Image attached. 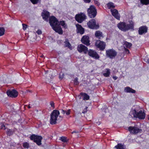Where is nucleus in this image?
<instances>
[{"label":"nucleus","instance_id":"nucleus-1","mask_svg":"<svg viewBox=\"0 0 149 149\" xmlns=\"http://www.w3.org/2000/svg\"><path fill=\"white\" fill-rule=\"evenodd\" d=\"M139 107L136 106L133 107L131 109L129 113L130 117H134L140 119H144L146 116V114L144 111L140 110Z\"/></svg>","mask_w":149,"mask_h":149},{"label":"nucleus","instance_id":"nucleus-2","mask_svg":"<svg viewBox=\"0 0 149 149\" xmlns=\"http://www.w3.org/2000/svg\"><path fill=\"white\" fill-rule=\"evenodd\" d=\"M129 24H127L125 22H121L118 23L117 26L118 28L121 30L126 31L131 29H134V22L132 21L129 22Z\"/></svg>","mask_w":149,"mask_h":149},{"label":"nucleus","instance_id":"nucleus-3","mask_svg":"<svg viewBox=\"0 0 149 149\" xmlns=\"http://www.w3.org/2000/svg\"><path fill=\"white\" fill-rule=\"evenodd\" d=\"M60 114L59 111L56 110H54L50 115V123L52 125H55L56 123L57 118Z\"/></svg>","mask_w":149,"mask_h":149},{"label":"nucleus","instance_id":"nucleus-4","mask_svg":"<svg viewBox=\"0 0 149 149\" xmlns=\"http://www.w3.org/2000/svg\"><path fill=\"white\" fill-rule=\"evenodd\" d=\"M88 16L91 18L95 17L97 14L96 9L93 6H91L87 9Z\"/></svg>","mask_w":149,"mask_h":149},{"label":"nucleus","instance_id":"nucleus-5","mask_svg":"<svg viewBox=\"0 0 149 149\" xmlns=\"http://www.w3.org/2000/svg\"><path fill=\"white\" fill-rule=\"evenodd\" d=\"M30 139L38 146H40L42 144L41 141L42 139V137L40 136L33 134L30 136Z\"/></svg>","mask_w":149,"mask_h":149},{"label":"nucleus","instance_id":"nucleus-6","mask_svg":"<svg viewBox=\"0 0 149 149\" xmlns=\"http://www.w3.org/2000/svg\"><path fill=\"white\" fill-rule=\"evenodd\" d=\"M106 56L111 59L114 58L117 54L116 51L113 49H109L106 51Z\"/></svg>","mask_w":149,"mask_h":149},{"label":"nucleus","instance_id":"nucleus-7","mask_svg":"<svg viewBox=\"0 0 149 149\" xmlns=\"http://www.w3.org/2000/svg\"><path fill=\"white\" fill-rule=\"evenodd\" d=\"M88 27L91 29H97L99 27V25L96 24L95 19H91L87 23Z\"/></svg>","mask_w":149,"mask_h":149},{"label":"nucleus","instance_id":"nucleus-8","mask_svg":"<svg viewBox=\"0 0 149 149\" xmlns=\"http://www.w3.org/2000/svg\"><path fill=\"white\" fill-rule=\"evenodd\" d=\"M86 18V16L84 13H81L76 15L75 19L79 23H81Z\"/></svg>","mask_w":149,"mask_h":149},{"label":"nucleus","instance_id":"nucleus-9","mask_svg":"<svg viewBox=\"0 0 149 149\" xmlns=\"http://www.w3.org/2000/svg\"><path fill=\"white\" fill-rule=\"evenodd\" d=\"M95 45L100 50L103 51L105 48L106 44L105 42L100 40H97L95 42Z\"/></svg>","mask_w":149,"mask_h":149},{"label":"nucleus","instance_id":"nucleus-10","mask_svg":"<svg viewBox=\"0 0 149 149\" xmlns=\"http://www.w3.org/2000/svg\"><path fill=\"white\" fill-rule=\"evenodd\" d=\"M49 23L52 28L58 26L59 22L55 17L52 16L49 18Z\"/></svg>","mask_w":149,"mask_h":149},{"label":"nucleus","instance_id":"nucleus-11","mask_svg":"<svg viewBox=\"0 0 149 149\" xmlns=\"http://www.w3.org/2000/svg\"><path fill=\"white\" fill-rule=\"evenodd\" d=\"M128 130L130 133L136 134L139 132H141L142 130L135 127L130 126L128 127Z\"/></svg>","mask_w":149,"mask_h":149},{"label":"nucleus","instance_id":"nucleus-12","mask_svg":"<svg viewBox=\"0 0 149 149\" xmlns=\"http://www.w3.org/2000/svg\"><path fill=\"white\" fill-rule=\"evenodd\" d=\"M6 93L8 96L12 97H16L18 95V92L14 89L8 90Z\"/></svg>","mask_w":149,"mask_h":149},{"label":"nucleus","instance_id":"nucleus-13","mask_svg":"<svg viewBox=\"0 0 149 149\" xmlns=\"http://www.w3.org/2000/svg\"><path fill=\"white\" fill-rule=\"evenodd\" d=\"M77 50L79 52H83L84 54H86L88 51L87 47L82 44H80L78 46Z\"/></svg>","mask_w":149,"mask_h":149},{"label":"nucleus","instance_id":"nucleus-14","mask_svg":"<svg viewBox=\"0 0 149 149\" xmlns=\"http://www.w3.org/2000/svg\"><path fill=\"white\" fill-rule=\"evenodd\" d=\"M88 55L96 59H98L100 58L99 55L94 50L90 49L88 51Z\"/></svg>","mask_w":149,"mask_h":149},{"label":"nucleus","instance_id":"nucleus-15","mask_svg":"<svg viewBox=\"0 0 149 149\" xmlns=\"http://www.w3.org/2000/svg\"><path fill=\"white\" fill-rule=\"evenodd\" d=\"M89 38L86 36H84L81 39V42L84 45L88 46L90 45Z\"/></svg>","mask_w":149,"mask_h":149},{"label":"nucleus","instance_id":"nucleus-16","mask_svg":"<svg viewBox=\"0 0 149 149\" xmlns=\"http://www.w3.org/2000/svg\"><path fill=\"white\" fill-rule=\"evenodd\" d=\"M147 30L148 28L146 26H142L139 28V34L140 35L145 34L147 32Z\"/></svg>","mask_w":149,"mask_h":149},{"label":"nucleus","instance_id":"nucleus-17","mask_svg":"<svg viewBox=\"0 0 149 149\" xmlns=\"http://www.w3.org/2000/svg\"><path fill=\"white\" fill-rule=\"evenodd\" d=\"M76 27H77V33H79L81 34H82L84 33V29L81 25L79 24H77L76 25Z\"/></svg>","mask_w":149,"mask_h":149},{"label":"nucleus","instance_id":"nucleus-18","mask_svg":"<svg viewBox=\"0 0 149 149\" xmlns=\"http://www.w3.org/2000/svg\"><path fill=\"white\" fill-rule=\"evenodd\" d=\"M111 12L112 15L117 19H119L120 16L118 13V11L116 9L111 10Z\"/></svg>","mask_w":149,"mask_h":149},{"label":"nucleus","instance_id":"nucleus-19","mask_svg":"<svg viewBox=\"0 0 149 149\" xmlns=\"http://www.w3.org/2000/svg\"><path fill=\"white\" fill-rule=\"evenodd\" d=\"M95 35L96 38L100 39H101L104 37L103 34L100 31H96L95 33Z\"/></svg>","mask_w":149,"mask_h":149},{"label":"nucleus","instance_id":"nucleus-20","mask_svg":"<svg viewBox=\"0 0 149 149\" xmlns=\"http://www.w3.org/2000/svg\"><path fill=\"white\" fill-rule=\"evenodd\" d=\"M42 18L44 20L48 21V19L49 16V12L47 11H44L42 14Z\"/></svg>","mask_w":149,"mask_h":149},{"label":"nucleus","instance_id":"nucleus-21","mask_svg":"<svg viewBox=\"0 0 149 149\" xmlns=\"http://www.w3.org/2000/svg\"><path fill=\"white\" fill-rule=\"evenodd\" d=\"M57 26H54L52 28L56 32L60 34H62L63 32L61 28L60 27H58Z\"/></svg>","mask_w":149,"mask_h":149},{"label":"nucleus","instance_id":"nucleus-22","mask_svg":"<svg viewBox=\"0 0 149 149\" xmlns=\"http://www.w3.org/2000/svg\"><path fill=\"white\" fill-rule=\"evenodd\" d=\"M124 91L125 92L127 93H135L136 92V91L135 90L128 86L125 88Z\"/></svg>","mask_w":149,"mask_h":149},{"label":"nucleus","instance_id":"nucleus-23","mask_svg":"<svg viewBox=\"0 0 149 149\" xmlns=\"http://www.w3.org/2000/svg\"><path fill=\"white\" fill-rule=\"evenodd\" d=\"M110 70L109 69H106L104 72V73L103 74V75L106 77H109L110 74Z\"/></svg>","mask_w":149,"mask_h":149},{"label":"nucleus","instance_id":"nucleus-24","mask_svg":"<svg viewBox=\"0 0 149 149\" xmlns=\"http://www.w3.org/2000/svg\"><path fill=\"white\" fill-rule=\"evenodd\" d=\"M115 148L116 149H125V146L121 143H118Z\"/></svg>","mask_w":149,"mask_h":149},{"label":"nucleus","instance_id":"nucleus-25","mask_svg":"<svg viewBox=\"0 0 149 149\" xmlns=\"http://www.w3.org/2000/svg\"><path fill=\"white\" fill-rule=\"evenodd\" d=\"M81 95H82L83 97V99L84 100H88L89 99V95H87L86 93H81Z\"/></svg>","mask_w":149,"mask_h":149},{"label":"nucleus","instance_id":"nucleus-26","mask_svg":"<svg viewBox=\"0 0 149 149\" xmlns=\"http://www.w3.org/2000/svg\"><path fill=\"white\" fill-rule=\"evenodd\" d=\"M132 44L131 43L128 42H125L124 43V47L130 48L132 46Z\"/></svg>","mask_w":149,"mask_h":149},{"label":"nucleus","instance_id":"nucleus-27","mask_svg":"<svg viewBox=\"0 0 149 149\" xmlns=\"http://www.w3.org/2000/svg\"><path fill=\"white\" fill-rule=\"evenodd\" d=\"M61 113L63 114H65L67 115H69L70 113V109H69L67 111H66V110L62 109L61 110Z\"/></svg>","mask_w":149,"mask_h":149},{"label":"nucleus","instance_id":"nucleus-28","mask_svg":"<svg viewBox=\"0 0 149 149\" xmlns=\"http://www.w3.org/2000/svg\"><path fill=\"white\" fill-rule=\"evenodd\" d=\"M65 44V47H67L69 48H70L71 47V45L70 44V42H68V39L66 40L64 42Z\"/></svg>","mask_w":149,"mask_h":149},{"label":"nucleus","instance_id":"nucleus-29","mask_svg":"<svg viewBox=\"0 0 149 149\" xmlns=\"http://www.w3.org/2000/svg\"><path fill=\"white\" fill-rule=\"evenodd\" d=\"M107 6L108 8L109 9L112 8H115V6L114 5V4L112 2H110L107 4Z\"/></svg>","mask_w":149,"mask_h":149},{"label":"nucleus","instance_id":"nucleus-30","mask_svg":"<svg viewBox=\"0 0 149 149\" xmlns=\"http://www.w3.org/2000/svg\"><path fill=\"white\" fill-rule=\"evenodd\" d=\"M6 133L8 135L10 136L13 135L14 132L12 130L8 129Z\"/></svg>","mask_w":149,"mask_h":149},{"label":"nucleus","instance_id":"nucleus-31","mask_svg":"<svg viewBox=\"0 0 149 149\" xmlns=\"http://www.w3.org/2000/svg\"><path fill=\"white\" fill-rule=\"evenodd\" d=\"M141 3L144 5H148L149 4V0H141Z\"/></svg>","mask_w":149,"mask_h":149},{"label":"nucleus","instance_id":"nucleus-32","mask_svg":"<svg viewBox=\"0 0 149 149\" xmlns=\"http://www.w3.org/2000/svg\"><path fill=\"white\" fill-rule=\"evenodd\" d=\"M58 25H61L64 28H65L66 27V25L65 22L64 21H60L58 24Z\"/></svg>","mask_w":149,"mask_h":149},{"label":"nucleus","instance_id":"nucleus-33","mask_svg":"<svg viewBox=\"0 0 149 149\" xmlns=\"http://www.w3.org/2000/svg\"><path fill=\"white\" fill-rule=\"evenodd\" d=\"M5 29L3 27H0V36L3 35L4 34Z\"/></svg>","mask_w":149,"mask_h":149},{"label":"nucleus","instance_id":"nucleus-34","mask_svg":"<svg viewBox=\"0 0 149 149\" xmlns=\"http://www.w3.org/2000/svg\"><path fill=\"white\" fill-rule=\"evenodd\" d=\"M23 146L25 148H28L29 147V144L27 142H24L23 144Z\"/></svg>","mask_w":149,"mask_h":149},{"label":"nucleus","instance_id":"nucleus-35","mask_svg":"<svg viewBox=\"0 0 149 149\" xmlns=\"http://www.w3.org/2000/svg\"><path fill=\"white\" fill-rule=\"evenodd\" d=\"M78 79L76 77L74 80V85H77L79 84V82L78 81Z\"/></svg>","mask_w":149,"mask_h":149},{"label":"nucleus","instance_id":"nucleus-36","mask_svg":"<svg viewBox=\"0 0 149 149\" xmlns=\"http://www.w3.org/2000/svg\"><path fill=\"white\" fill-rule=\"evenodd\" d=\"M60 140L63 142H66L67 141L66 138L64 136L61 137Z\"/></svg>","mask_w":149,"mask_h":149},{"label":"nucleus","instance_id":"nucleus-37","mask_svg":"<svg viewBox=\"0 0 149 149\" xmlns=\"http://www.w3.org/2000/svg\"><path fill=\"white\" fill-rule=\"evenodd\" d=\"M39 0H30L31 2L34 4H37L38 1Z\"/></svg>","mask_w":149,"mask_h":149},{"label":"nucleus","instance_id":"nucleus-38","mask_svg":"<svg viewBox=\"0 0 149 149\" xmlns=\"http://www.w3.org/2000/svg\"><path fill=\"white\" fill-rule=\"evenodd\" d=\"M50 105H51L52 107L53 108V109H54V103L53 101H51L50 102Z\"/></svg>","mask_w":149,"mask_h":149},{"label":"nucleus","instance_id":"nucleus-39","mask_svg":"<svg viewBox=\"0 0 149 149\" xmlns=\"http://www.w3.org/2000/svg\"><path fill=\"white\" fill-rule=\"evenodd\" d=\"M94 3L95 5H96L99 6L100 5V3L97 1L96 0H94Z\"/></svg>","mask_w":149,"mask_h":149},{"label":"nucleus","instance_id":"nucleus-40","mask_svg":"<svg viewBox=\"0 0 149 149\" xmlns=\"http://www.w3.org/2000/svg\"><path fill=\"white\" fill-rule=\"evenodd\" d=\"M63 77V74L62 72H61L59 75V78L62 79Z\"/></svg>","mask_w":149,"mask_h":149},{"label":"nucleus","instance_id":"nucleus-41","mask_svg":"<svg viewBox=\"0 0 149 149\" xmlns=\"http://www.w3.org/2000/svg\"><path fill=\"white\" fill-rule=\"evenodd\" d=\"M22 26H23V29L24 30H25L27 27V26L26 25L24 24H22Z\"/></svg>","mask_w":149,"mask_h":149},{"label":"nucleus","instance_id":"nucleus-42","mask_svg":"<svg viewBox=\"0 0 149 149\" xmlns=\"http://www.w3.org/2000/svg\"><path fill=\"white\" fill-rule=\"evenodd\" d=\"M124 49L125 53L127 54H128L130 53V51L129 49L125 47H124Z\"/></svg>","mask_w":149,"mask_h":149},{"label":"nucleus","instance_id":"nucleus-43","mask_svg":"<svg viewBox=\"0 0 149 149\" xmlns=\"http://www.w3.org/2000/svg\"><path fill=\"white\" fill-rule=\"evenodd\" d=\"M88 108L87 107H86V108L84 109L82 112V113H85L87 111V109Z\"/></svg>","mask_w":149,"mask_h":149},{"label":"nucleus","instance_id":"nucleus-44","mask_svg":"<svg viewBox=\"0 0 149 149\" xmlns=\"http://www.w3.org/2000/svg\"><path fill=\"white\" fill-rule=\"evenodd\" d=\"M144 60L146 62L149 63V59L148 58H146Z\"/></svg>","mask_w":149,"mask_h":149},{"label":"nucleus","instance_id":"nucleus-45","mask_svg":"<svg viewBox=\"0 0 149 149\" xmlns=\"http://www.w3.org/2000/svg\"><path fill=\"white\" fill-rule=\"evenodd\" d=\"M36 33L37 34H41L42 32L41 30H38L37 31H36Z\"/></svg>","mask_w":149,"mask_h":149},{"label":"nucleus","instance_id":"nucleus-46","mask_svg":"<svg viewBox=\"0 0 149 149\" xmlns=\"http://www.w3.org/2000/svg\"><path fill=\"white\" fill-rule=\"evenodd\" d=\"M84 2L86 3H89L91 1V0H83Z\"/></svg>","mask_w":149,"mask_h":149},{"label":"nucleus","instance_id":"nucleus-47","mask_svg":"<svg viewBox=\"0 0 149 149\" xmlns=\"http://www.w3.org/2000/svg\"><path fill=\"white\" fill-rule=\"evenodd\" d=\"M79 133V131H74L73 132H72V133L73 134L74 133Z\"/></svg>","mask_w":149,"mask_h":149},{"label":"nucleus","instance_id":"nucleus-48","mask_svg":"<svg viewBox=\"0 0 149 149\" xmlns=\"http://www.w3.org/2000/svg\"><path fill=\"white\" fill-rule=\"evenodd\" d=\"M4 128V130H5L6 129L5 126L4 124H3L1 125V128Z\"/></svg>","mask_w":149,"mask_h":149},{"label":"nucleus","instance_id":"nucleus-49","mask_svg":"<svg viewBox=\"0 0 149 149\" xmlns=\"http://www.w3.org/2000/svg\"><path fill=\"white\" fill-rule=\"evenodd\" d=\"M113 78L114 80H116L117 79V77L116 76H113Z\"/></svg>","mask_w":149,"mask_h":149},{"label":"nucleus","instance_id":"nucleus-50","mask_svg":"<svg viewBox=\"0 0 149 149\" xmlns=\"http://www.w3.org/2000/svg\"><path fill=\"white\" fill-rule=\"evenodd\" d=\"M40 56L42 58H44V56L43 55H42Z\"/></svg>","mask_w":149,"mask_h":149},{"label":"nucleus","instance_id":"nucleus-51","mask_svg":"<svg viewBox=\"0 0 149 149\" xmlns=\"http://www.w3.org/2000/svg\"><path fill=\"white\" fill-rule=\"evenodd\" d=\"M48 72H49V71H46V72H45V74H47V73H48Z\"/></svg>","mask_w":149,"mask_h":149},{"label":"nucleus","instance_id":"nucleus-52","mask_svg":"<svg viewBox=\"0 0 149 149\" xmlns=\"http://www.w3.org/2000/svg\"><path fill=\"white\" fill-rule=\"evenodd\" d=\"M28 107L29 109H30L31 108V107L29 105L28 106Z\"/></svg>","mask_w":149,"mask_h":149},{"label":"nucleus","instance_id":"nucleus-53","mask_svg":"<svg viewBox=\"0 0 149 149\" xmlns=\"http://www.w3.org/2000/svg\"><path fill=\"white\" fill-rule=\"evenodd\" d=\"M148 120H149V114L148 116Z\"/></svg>","mask_w":149,"mask_h":149},{"label":"nucleus","instance_id":"nucleus-54","mask_svg":"<svg viewBox=\"0 0 149 149\" xmlns=\"http://www.w3.org/2000/svg\"><path fill=\"white\" fill-rule=\"evenodd\" d=\"M59 117L61 118V120H62V117H61L60 116H59Z\"/></svg>","mask_w":149,"mask_h":149}]
</instances>
